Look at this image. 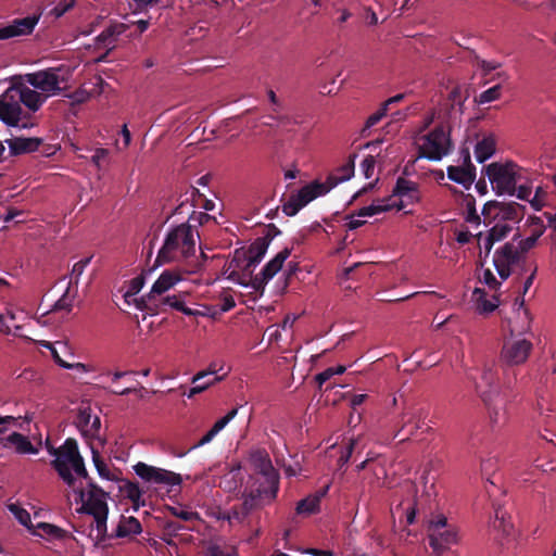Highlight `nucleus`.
I'll use <instances>...</instances> for the list:
<instances>
[{
    "instance_id": "obj_1",
    "label": "nucleus",
    "mask_w": 556,
    "mask_h": 556,
    "mask_svg": "<svg viewBox=\"0 0 556 556\" xmlns=\"http://www.w3.org/2000/svg\"><path fill=\"white\" fill-rule=\"evenodd\" d=\"M195 237L198 231L189 224L182 223L170 227L160 248L155 266L186 261L195 254Z\"/></svg>"
},
{
    "instance_id": "obj_2",
    "label": "nucleus",
    "mask_w": 556,
    "mask_h": 556,
    "mask_svg": "<svg viewBox=\"0 0 556 556\" xmlns=\"http://www.w3.org/2000/svg\"><path fill=\"white\" fill-rule=\"evenodd\" d=\"M83 458L78 443L73 438H67L64 443L58 447V454L51 462L52 468L58 472L59 477L70 488H75L76 478L72 472L75 464Z\"/></svg>"
},
{
    "instance_id": "obj_3",
    "label": "nucleus",
    "mask_w": 556,
    "mask_h": 556,
    "mask_svg": "<svg viewBox=\"0 0 556 556\" xmlns=\"http://www.w3.org/2000/svg\"><path fill=\"white\" fill-rule=\"evenodd\" d=\"M453 148L450 132L440 125L422 137V143L419 146V157L429 161H441Z\"/></svg>"
},
{
    "instance_id": "obj_4",
    "label": "nucleus",
    "mask_w": 556,
    "mask_h": 556,
    "mask_svg": "<svg viewBox=\"0 0 556 556\" xmlns=\"http://www.w3.org/2000/svg\"><path fill=\"white\" fill-rule=\"evenodd\" d=\"M516 168L517 165L513 162L505 164L494 162L484 167L485 175L496 194H515L517 184Z\"/></svg>"
},
{
    "instance_id": "obj_5",
    "label": "nucleus",
    "mask_w": 556,
    "mask_h": 556,
    "mask_svg": "<svg viewBox=\"0 0 556 556\" xmlns=\"http://www.w3.org/2000/svg\"><path fill=\"white\" fill-rule=\"evenodd\" d=\"M484 224L493 222L518 224L525 215V206L517 202L489 201L483 205Z\"/></svg>"
},
{
    "instance_id": "obj_6",
    "label": "nucleus",
    "mask_w": 556,
    "mask_h": 556,
    "mask_svg": "<svg viewBox=\"0 0 556 556\" xmlns=\"http://www.w3.org/2000/svg\"><path fill=\"white\" fill-rule=\"evenodd\" d=\"M427 417L428 410L421 406L413 405L405 407L396 421L397 430L394 433V438L405 433L406 435L401 438L400 441L409 440L418 430L424 428Z\"/></svg>"
},
{
    "instance_id": "obj_7",
    "label": "nucleus",
    "mask_w": 556,
    "mask_h": 556,
    "mask_svg": "<svg viewBox=\"0 0 556 556\" xmlns=\"http://www.w3.org/2000/svg\"><path fill=\"white\" fill-rule=\"evenodd\" d=\"M249 253L244 248L236 249L231 258L225 263L223 267V275L235 283L247 287L248 277H251L254 271L253 267H248Z\"/></svg>"
},
{
    "instance_id": "obj_8",
    "label": "nucleus",
    "mask_w": 556,
    "mask_h": 556,
    "mask_svg": "<svg viewBox=\"0 0 556 556\" xmlns=\"http://www.w3.org/2000/svg\"><path fill=\"white\" fill-rule=\"evenodd\" d=\"M532 342L519 337H510L503 343L501 351V363L505 366H518L523 364L531 351Z\"/></svg>"
},
{
    "instance_id": "obj_9",
    "label": "nucleus",
    "mask_w": 556,
    "mask_h": 556,
    "mask_svg": "<svg viewBox=\"0 0 556 556\" xmlns=\"http://www.w3.org/2000/svg\"><path fill=\"white\" fill-rule=\"evenodd\" d=\"M134 470L143 481L168 486H179L182 478L179 473L163 468L154 467L139 462L134 466Z\"/></svg>"
},
{
    "instance_id": "obj_10",
    "label": "nucleus",
    "mask_w": 556,
    "mask_h": 556,
    "mask_svg": "<svg viewBox=\"0 0 556 556\" xmlns=\"http://www.w3.org/2000/svg\"><path fill=\"white\" fill-rule=\"evenodd\" d=\"M250 463L255 471L254 477H268L269 484H271L273 492H279L280 476L277 469L273 466L269 454L262 448L255 450L250 454Z\"/></svg>"
},
{
    "instance_id": "obj_11",
    "label": "nucleus",
    "mask_w": 556,
    "mask_h": 556,
    "mask_svg": "<svg viewBox=\"0 0 556 556\" xmlns=\"http://www.w3.org/2000/svg\"><path fill=\"white\" fill-rule=\"evenodd\" d=\"M517 239L518 236L515 235L511 242H506L502 248L496 250L493 255V264L503 280H506L510 276V266L520 261L521 253L514 243Z\"/></svg>"
},
{
    "instance_id": "obj_12",
    "label": "nucleus",
    "mask_w": 556,
    "mask_h": 556,
    "mask_svg": "<svg viewBox=\"0 0 556 556\" xmlns=\"http://www.w3.org/2000/svg\"><path fill=\"white\" fill-rule=\"evenodd\" d=\"M476 392L485 406L500 397L497 372L491 365H484L480 380L476 382Z\"/></svg>"
},
{
    "instance_id": "obj_13",
    "label": "nucleus",
    "mask_w": 556,
    "mask_h": 556,
    "mask_svg": "<svg viewBox=\"0 0 556 556\" xmlns=\"http://www.w3.org/2000/svg\"><path fill=\"white\" fill-rule=\"evenodd\" d=\"M23 109L17 102L13 87L7 89L0 96V121L8 126H17L22 121Z\"/></svg>"
},
{
    "instance_id": "obj_14",
    "label": "nucleus",
    "mask_w": 556,
    "mask_h": 556,
    "mask_svg": "<svg viewBox=\"0 0 556 556\" xmlns=\"http://www.w3.org/2000/svg\"><path fill=\"white\" fill-rule=\"evenodd\" d=\"M58 68H48L26 75V81L35 89H39L48 94L60 93V76Z\"/></svg>"
},
{
    "instance_id": "obj_15",
    "label": "nucleus",
    "mask_w": 556,
    "mask_h": 556,
    "mask_svg": "<svg viewBox=\"0 0 556 556\" xmlns=\"http://www.w3.org/2000/svg\"><path fill=\"white\" fill-rule=\"evenodd\" d=\"M271 492L273 490L264 492V490H250L249 486H245L236 497L242 501L243 509L250 515L253 510L270 504L277 498L278 492H274V495Z\"/></svg>"
},
{
    "instance_id": "obj_16",
    "label": "nucleus",
    "mask_w": 556,
    "mask_h": 556,
    "mask_svg": "<svg viewBox=\"0 0 556 556\" xmlns=\"http://www.w3.org/2000/svg\"><path fill=\"white\" fill-rule=\"evenodd\" d=\"M39 18L40 15L34 14L13 20L7 26L0 28V40L30 35Z\"/></svg>"
},
{
    "instance_id": "obj_17",
    "label": "nucleus",
    "mask_w": 556,
    "mask_h": 556,
    "mask_svg": "<svg viewBox=\"0 0 556 556\" xmlns=\"http://www.w3.org/2000/svg\"><path fill=\"white\" fill-rule=\"evenodd\" d=\"M393 197H399V203H393L399 210L404 208L408 204H413L419 201V189L418 184L405 179L403 177L397 178L395 187L393 188Z\"/></svg>"
},
{
    "instance_id": "obj_18",
    "label": "nucleus",
    "mask_w": 556,
    "mask_h": 556,
    "mask_svg": "<svg viewBox=\"0 0 556 556\" xmlns=\"http://www.w3.org/2000/svg\"><path fill=\"white\" fill-rule=\"evenodd\" d=\"M74 490L77 493L79 501L83 503L79 511L91 516L109 511L106 495L86 494L81 488L77 490L74 488Z\"/></svg>"
},
{
    "instance_id": "obj_19",
    "label": "nucleus",
    "mask_w": 556,
    "mask_h": 556,
    "mask_svg": "<svg viewBox=\"0 0 556 556\" xmlns=\"http://www.w3.org/2000/svg\"><path fill=\"white\" fill-rule=\"evenodd\" d=\"M1 445L5 448H14L17 454H38L39 447L35 446L28 437L20 433L12 432L8 437L1 439Z\"/></svg>"
},
{
    "instance_id": "obj_20",
    "label": "nucleus",
    "mask_w": 556,
    "mask_h": 556,
    "mask_svg": "<svg viewBox=\"0 0 556 556\" xmlns=\"http://www.w3.org/2000/svg\"><path fill=\"white\" fill-rule=\"evenodd\" d=\"M5 142L8 143L10 154L12 156H17L37 151L43 143V140L37 137H14L12 139L5 140Z\"/></svg>"
},
{
    "instance_id": "obj_21",
    "label": "nucleus",
    "mask_w": 556,
    "mask_h": 556,
    "mask_svg": "<svg viewBox=\"0 0 556 556\" xmlns=\"http://www.w3.org/2000/svg\"><path fill=\"white\" fill-rule=\"evenodd\" d=\"M77 426L84 435L94 437L101 427V421L98 416H92L90 406H81L77 415Z\"/></svg>"
},
{
    "instance_id": "obj_22",
    "label": "nucleus",
    "mask_w": 556,
    "mask_h": 556,
    "mask_svg": "<svg viewBox=\"0 0 556 556\" xmlns=\"http://www.w3.org/2000/svg\"><path fill=\"white\" fill-rule=\"evenodd\" d=\"M16 92L17 102L23 103L31 112H36L40 109L43 102L47 100L48 94L42 96L38 91L30 89L26 86L13 87Z\"/></svg>"
},
{
    "instance_id": "obj_23",
    "label": "nucleus",
    "mask_w": 556,
    "mask_h": 556,
    "mask_svg": "<svg viewBox=\"0 0 556 556\" xmlns=\"http://www.w3.org/2000/svg\"><path fill=\"white\" fill-rule=\"evenodd\" d=\"M181 279L182 277L179 271L164 270L151 288L152 296L156 299L162 298L165 292L175 287Z\"/></svg>"
},
{
    "instance_id": "obj_24",
    "label": "nucleus",
    "mask_w": 556,
    "mask_h": 556,
    "mask_svg": "<svg viewBox=\"0 0 556 556\" xmlns=\"http://www.w3.org/2000/svg\"><path fill=\"white\" fill-rule=\"evenodd\" d=\"M141 532H142L141 523L136 517H132V516L126 517V516L122 515L115 530L112 533H110V538H112V539L130 538L132 535L140 534Z\"/></svg>"
},
{
    "instance_id": "obj_25",
    "label": "nucleus",
    "mask_w": 556,
    "mask_h": 556,
    "mask_svg": "<svg viewBox=\"0 0 556 556\" xmlns=\"http://www.w3.org/2000/svg\"><path fill=\"white\" fill-rule=\"evenodd\" d=\"M448 179L464 186L469 189L476 179V166L473 164L467 166H448L447 167Z\"/></svg>"
},
{
    "instance_id": "obj_26",
    "label": "nucleus",
    "mask_w": 556,
    "mask_h": 556,
    "mask_svg": "<svg viewBox=\"0 0 556 556\" xmlns=\"http://www.w3.org/2000/svg\"><path fill=\"white\" fill-rule=\"evenodd\" d=\"M329 191V187H327L326 184L313 181L308 185H305L294 194L296 197V200L300 203H302L303 206H306L309 202H312L313 200L320 195L326 194Z\"/></svg>"
},
{
    "instance_id": "obj_27",
    "label": "nucleus",
    "mask_w": 556,
    "mask_h": 556,
    "mask_svg": "<svg viewBox=\"0 0 556 556\" xmlns=\"http://www.w3.org/2000/svg\"><path fill=\"white\" fill-rule=\"evenodd\" d=\"M244 476L241 471V466L238 464L233 466L228 473L223 477L222 484L226 492L235 493L236 496L242 492Z\"/></svg>"
},
{
    "instance_id": "obj_28",
    "label": "nucleus",
    "mask_w": 556,
    "mask_h": 556,
    "mask_svg": "<svg viewBox=\"0 0 556 556\" xmlns=\"http://www.w3.org/2000/svg\"><path fill=\"white\" fill-rule=\"evenodd\" d=\"M355 157H356L355 154L351 155L345 164L340 166L336 170V173H332L327 177V180L325 184L327 187H329V190L334 188L340 182H344V181L349 180L354 175Z\"/></svg>"
},
{
    "instance_id": "obj_29",
    "label": "nucleus",
    "mask_w": 556,
    "mask_h": 556,
    "mask_svg": "<svg viewBox=\"0 0 556 556\" xmlns=\"http://www.w3.org/2000/svg\"><path fill=\"white\" fill-rule=\"evenodd\" d=\"M238 408H232L223 418L218 419L213 427L195 443L190 450L198 448L210 443L237 415Z\"/></svg>"
},
{
    "instance_id": "obj_30",
    "label": "nucleus",
    "mask_w": 556,
    "mask_h": 556,
    "mask_svg": "<svg viewBox=\"0 0 556 556\" xmlns=\"http://www.w3.org/2000/svg\"><path fill=\"white\" fill-rule=\"evenodd\" d=\"M128 29V25L124 23H115L106 27L97 37V43L104 48L114 47L118 36Z\"/></svg>"
},
{
    "instance_id": "obj_31",
    "label": "nucleus",
    "mask_w": 556,
    "mask_h": 556,
    "mask_svg": "<svg viewBox=\"0 0 556 556\" xmlns=\"http://www.w3.org/2000/svg\"><path fill=\"white\" fill-rule=\"evenodd\" d=\"M511 229L513 227L507 223L496 222V224L489 230L488 236L484 238L483 247L486 255L491 252L494 243L505 239Z\"/></svg>"
},
{
    "instance_id": "obj_32",
    "label": "nucleus",
    "mask_w": 556,
    "mask_h": 556,
    "mask_svg": "<svg viewBox=\"0 0 556 556\" xmlns=\"http://www.w3.org/2000/svg\"><path fill=\"white\" fill-rule=\"evenodd\" d=\"M456 541V533L453 530L442 529L430 532L429 544L434 551L447 548Z\"/></svg>"
},
{
    "instance_id": "obj_33",
    "label": "nucleus",
    "mask_w": 556,
    "mask_h": 556,
    "mask_svg": "<svg viewBox=\"0 0 556 556\" xmlns=\"http://www.w3.org/2000/svg\"><path fill=\"white\" fill-rule=\"evenodd\" d=\"M268 247L269 243L267 239H262L261 237L256 238L254 242H252L251 245L245 249V252L249 253V263L247 266L253 267L254 269L266 254Z\"/></svg>"
},
{
    "instance_id": "obj_34",
    "label": "nucleus",
    "mask_w": 556,
    "mask_h": 556,
    "mask_svg": "<svg viewBox=\"0 0 556 556\" xmlns=\"http://www.w3.org/2000/svg\"><path fill=\"white\" fill-rule=\"evenodd\" d=\"M495 138L492 135L483 137L480 141L477 142L475 147V155L477 162L484 163L495 153Z\"/></svg>"
},
{
    "instance_id": "obj_35",
    "label": "nucleus",
    "mask_w": 556,
    "mask_h": 556,
    "mask_svg": "<svg viewBox=\"0 0 556 556\" xmlns=\"http://www.w3.org/2000/svg\"><path fill=\"white\" fill-rule=\"evenodd\" d=\"M490 528L502 536H508L510 534L513 525L507 519V513L502 507L495 508L494 519L490 522Z\"/></svg>"
},
{
    "instance_id": "obj_36",
    "label": "nucleus",
    "mask_w": 556,
    "mask_h": 556,
    "mask_svg": "<svg viewBox=\"0 0 556 556\" xmlns=\"http://www.w3.org/2000/svg\"><path fill=\"white\" fill-rule=\"evenodd\" d=\"M291 254V250L285 248L277 255L271 258L261 270L262 275L265 276V279H271L282 267L285 261Z\"/></svg>"
},
{
    "instance_id": "obj_37",
    "label": "nucleus",
    "mask_w": 556,
    "mask_h": 556,
    "mask_svg": "<svg viewBox=\"0 0 556 556\" xmlns=\"http://www.w3.org/2000/svg\"><path fill=\"white\" fill-rule=\"evenodd\" d=\"M119 490L134 504L135 510L144 505V501H141L142 491L137 482L125 480Z\"/></svg>"
},
{
    "instance_id": "obj_38",
    "label": "nucleus",
    "mask_w": 556,
    "mask_h": 556,
    "mask_svg": "<svg viewBox=\"0 0 556 556\" xmlns=\"http://www.w3.org/2000/svg\"><path fill=\"white\" fill-rule=\"evenodd\" d=\"M326 491L320 494L309 495L298 502L295 511L298 515H312L319 510L320 498Z\"/></svg>"
},
{
    "instance_id": "obj_39",
    "label": "nucleus",
    "mask_w": 556,
    "mask_h": 556,
    "mask_svg": "<svg viewBox=\"0 0 556 556\" xmlns=\"http://www.w3.org/2000/svg\"><path fill=\"white\" fill-rule=\"evenodd\" d=\"M157 303L161 305V312H165V306H169L184 313L187 316L195 315V312L185 305V302L177 295H167L157 299Z\"/></svg>"
},
{
    "instance_id": "obj_40",
    "label": "nucleus",
    "mask_w": 556,
    "mask_h": 556,
    "mask_svg": "<svg viewBox=\"0 0 556 556\" xmlns=\"http://www.w3.org/2000/svg\"><path fill=\"white\" fill-rule=\"evenodd\" d=\"M108 516L109 511H103L92 516L96 523L94 530L97 544L104 543L108 540H112V538H110V533H108Z\"/></svg>"
},
{
    "instance_id": "obj_41",
    "label": "nucleus",
    "mask_w": 556,
    "mask_h": 556,
    "mask_svg": "<svg viewBox=\"0 0 556 556\" xmlns=\"http://www.w3.org/2000/svg\"><path fill=\"white\" fill-rule=\"evenodd\" d=\"M136 307L140 311H146L150 315H155L161 312V305L157 303V299L152 296L151 291L147 295L136 300Z\"/></svg>"
},
{
    "instance_id": "obj_42",
    "label": "nucleus",
    "mask_w": 556,
    "mask_h": 556,
    "mask_svg": "<svg viewBox=\"0 0 556 556\" xmlns=\"http://www.w3.org/2000/svg\"><path fill=\"white\" fill-rule=\"evenodd\" d=\"M8 509L10 513H12L14 515V517L18 520V522L21 525H23L28 530H30L33 534H35V535L38 534L35 530H31L33 525H31L30 515L26 509H24L23 507H21L17 504H14V503L9 504Z\"/></svg>"
},
{
    "instance_id": "obj_43",
    "label": "nucleus",
    "mask_w": 556,
    "mask_h": 556,
    "mask_svg": "<svg viewBox=\"0 0 556 556\" xmlns=\"http://www.w3.org/2000/svg\"><path fill=\"white\" fill-rule=\"evenodd\" d=\"M473 295L476 296L477 309L479 313H481V314L492 313L497 307L496 303H493L492 301L485 299L484 290H482L480 288H476L473 291Z\"/></svg>"
},
{
    "instance_id": "obj_44",
    "label": "nucleus",
    "mask_w": 556,
    "mask_h": 556,
    "mask_svg": "<svg viewBox=\"0 0 556 556\" xmlns=\"http://www.w3.org/2000/svg\"><path fill=\"white\" fill-rule=\"evenodd\" d=\"M464 204L467 210V216L466 222L469 224L479 225L480 224V216L477 213L476 210V200L472 194L468 193L464 195Z\"/></svg>"
},
{
    "instance_id": "obj_45",
    "label": "nucleus",
    "mask_w": 556,
    "mask_h": 556,
    "mask_svg": "<svg viewBox=\"0 0 556 556\" xmlns=\"http://www.w3.org/2000/svg\"><path fill=\"white\" fill-rule=\"evenodd\" d=\"M36 528L42 530L43 534H40L41 536L47 535L53 539L62 540L67 534L64 529L48 522H39Z\"/></svg>"
},
{
    "instance_id": "obj_46",
    "label": "nucleus",
    "mask_w": 556,
    "mask_h": 556,
    "mask_svg": "<svg viewBox=\"0 0 556 556\" xmlns=\"http://www.w3.org/2000/svg\"><path fill=\"white\" fill-rule=\"evenodd\" d=\"M495 401H493L489 406H485L489 412L490 421L493 427H501L505 424L506 415L505 412L502 410L501 407H497L494 404Z\"/></svg>"
},
{
    "instance_id": "obj_47",
    "label": "nucleus",
    "mask_w": 556,
    "mask_h": 556,
    "mask_svg": "<svg viewBox=\"0 0 556 556\" xmlns=\"http://www.w3.org/2000/svg\"><path fill=\"white\" fill-rule=\"evenodd\" d=\"M92 260V255L85 257L77 263L74 264L71 273V281L70 285L74 283L75 286L78 285L80 276L84 274L85 268L90 264Z\"/></svg>"
},
{
    "instance_id": "obj_48",
    "label": "nucleus",
    "mask_w": 556,
    "mask_h": 556,
    "mask_svg": "<svg viewBox=\"0 0 556 556\" xmlns=\"http://www.w3.org/2000/svg\"><path fill=\"white\" fill-rule=\"evenodd\" d=\"M91 452H92V462L94 464V467H96L99 476L101 478H104L108 480H113L114 478L111 477L108 465L104 463V460L100 456V453L94 448H92Z\"/></svg>"
},
{
    "instance_id": "obj_49",
    "label": "nucleus",
    "mask_w": 556,
    "mask_h": 556,
    "mask_svg": "<svg viewBox=\"0 0 556 556\" xmlns=\"http://www.w3.org/2000/svg\"><path fill=\"white\" fill-rule=\"evenodd\" d=\"M501 90H502L501 84H497V85L484 90L483 92H481L479 94V97L477 99L478 103L485 104V103H490L492 101L497 100L501 96Z\"/></svg>"
},
{
    "instance_id": "obj_50",
    "label": "nucleus",
    "mask_w": 556,
    "mask_h": 556,
    "mask_svg": "<svg viewBox=\"0 0 556 556\" xmlns=\"http://www.w3.org/2000/svg\"><path fill=\"white\" fill-rule=\"evenodd\" d=\"M268 479H269L268 477L250 476L247 486H249L250 490H260V491L264 490V492H269L273 489H271V484H269L270 482Z\"/></svg>"
},
{
    "instance_id": "obj_51",
    "label": "nucleus",
    "mask_w": 556,
    "mask_h": 556,
    "mask_svg": "<svg viewBox=\"0 0 556 556\" xmlns=\"http://www.w3.org/2000/svg\"><path fill=\"white\" fill-rule=\"evenodd\" d=\"M387 112H388V110H387L383 105H381L377 112H375L374 114H371V115L367 118V121H366V123H365V126H364V128L362 129V132H361V134H362V136H363V137H366V136L368 135V134H367V131H368L371 127H374L375 125H377V124H378V123H379V122H380V121H381V119L387 115Z\"/></svg>"
},
{
    "instance_id": "obj_52",
    "label": "nucleus",
    "mask_w": 556,
    "mask_h": 556,
    "mask_svg": "<svg viewBox=\"0 0 556 556\" xmlns=\"http://www.w3.org/2000/svg\"><path fill=\"white\" fill-rule=\"evenodd\" d=\"M304 206L302 203H300L296 200V197L294 193L290 195V198L282 204V212L287 216H294L298 214V212L303 208Z\"/></svg>"
},
{
    "instance_id": "obj_53",
    "label": "nucleus",
    "mask_w": 556,
    "mask_h": 556,
    "mask_svg": "<svg viewBox=\"0 0 556 556\" xmlns=\"http://www.w3.org/2000/svg\"><path fill=\"white\" fill-rule=\"evenodd\" d=\"M168 510L173 516H175L184 521H192V520L199 519V514L197 511H191V510H187L185 508L175 507V506H169Z\"/></svg>"
},
{
    "instance_id": "obj_54",
    "label": "nucleus",
    "mask_w": 556,
    "mask_h": 556,
    "mask_svg": "<svg viewBox=\"0 0 556 556\" xmlns=\"http://www.w3.org/2000/svg\"><path fill=\"white\" fill-rule=\"evenodd\" d=\"M270 279H265V276L262 275V271L255 276L253 274L251 277H248V286L251 287L254 291L260 292L263 294L265 286Z\"/></svg>"
},
{
    "instance_id": "obj_55",
    "label": "nucleus",
    "mask_w": 556,
    "mask_h": 556,
    "mask_svg": "<svg viewBox=\"0 0 556 556\" xmlns=\"http://www.w3.org/2000/svg\"><path fill=\"white\" fill-rule=\"evenodd\" d=\"M230 518H232L233 525L243 523L244 520L250 516L245 509H243V505L240 503L238 505H233L230 509Z\"/></svg>"
},
{
    "instance_id": "obj_56",
    "label": "nucleus",
    "mask_w": 556,
    "mask_h": 556,
    "mask_svg": "<svg viewBox=\"0 0 556 556\" xmlns=\"http://www.w3.org/2000/svg\"><path fill=\"white\" fill-rule=\"evenodd\" d=\"M22 420L27 421V422L30 421V419L27 416H25V417H22V416L14 417V416H9V415L8 416L0 415V424H5L7 431L11 427L22 428Z\"/></svg>"
},
{
    "instance_id": "obj_57",
    "label": "nucleus",
    "mask_w": 556,
    "mask_h": 556,
    "mask_svg": "<svg viewBox=\"0 0 556 556\" xmlns=\"http://www.w3.org/2000/svg\"><path fill=\"white\" fill-rule=\"evenodd\" d=\"M540 236H541V232H538V233H534L526 239L519 240L518 245H516V247L519 249L521 255L523 253L528 252L529 250H531L535 245Z\"/></svg>"
},
{
    "instance_id": "obj_58",
    "label": "nucleus",
    "mask_w": 556,
    "mask_h": 556,
    "mask_svg": "<svg viewBox=\"0 0 556 556\" xmlns=\"http://www.w3.org/2000/svg\"><path fill=\"white\" fill-rule=\"evenodd\" d=\"M376 160L372 155H367L361 163V168L366 178H370L374 174Z\"/></svg>"
},
{
    "instance_id": "obj_59",
    "label": "nucleus",
    "mask_w": 556,
    "mask_h": 556,
    "mask_svg": "<svg viewBox=\"0 0 556 556\" xmlns=\"http://www.w3.org/2000/svg\"><path fill=\"white\" fill-rule=\"evenodd\" d=\"M144 285V277L143 276H137L130 281V286L128 291L125 294V299H127L130 295H135L141 291Z\"/></svg>"
},
{
    "instance_id": "obj_60",
    "label": "nucleus",
    "mask_w": 556,
    "mask_h": 556,
    "mask_svg": "<svg viewBox=\"0 0 556 556\" xmlns=\"http://www.w3.org/2000/svg\"><path fill=\"white\" fill-rule=\"evenodd\" d=\"M68 291L70 287L66 289L65 293L55 302L54 304V311H67L71 312L72 309V300L68 298Z\"/></svg>"
},
{
    "instance_id": "obj_61",
    "label": "nucleus",
    "mask_w": 556,
    "mask_h": 556,
    "mask_svg": "<svg viewBox=\"0 0 556 556\" xmlns=\"http://www.w3.org/2000/svg\"><path fill=\"white\" fill-rule=\"evenodd\" d=\"M204 553L206 556H238L236 549H232L230 553H225L224 549L216 544L210 545Z\"/></svg>"
},
{
    "instance_id": "obj_62",
    "label": "nucleus",
    "mask_w": 556,
    "mask_h": 556,
    "mask_svg": "<svg viewBox=\"0 0 556 556\" xmlns=\"http://www.w3.org/2000/svg\"><path fill=\"white\" fill-rule=\"evenodd\" d=\"M216 372H217V368H216V365L215 364H211L208 366V369L207 370H202V371H199L198 374H195L192 379H191V382L192 383H197L203 379H205L207 376H216Z\"/></svg>"
},
{
    "instance_id": "obj_63",
    "label": "nucleus",
    "mask_w": 556,
    "mask_h": 556,
    "mask_svg": "<svg viewBox=\"0 0 556 556\" xmlns=\"http://www.w3.org/2000/svg\"><path fill=\"white\" fill-rule=\"evenodd\" d=\"M71 470H72L73 475L75 473L79 478H83L86 480L90 479L89 473L85 466L84 457L80 458Z\"/></svg>"
},
{
    "instance_id": "obj_64",
    "label": "nucleus",
    "mask_w": 556,
    "mask_h": 556,
    "mask_svg": "<svg viewBox=\"0 0 556 556\" xmlns=\"http://www.w3.org/2000/svg\"><path fill=\"white\" fill-rule=\"evenodd\" d=\"M212 516H213L216 520L227 521L230 526H232V525H233L232 518H230L229 509H228V510H224V509H222V508L217 507V508L212 513Z\"/></svg>"
}]
</instances>
